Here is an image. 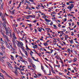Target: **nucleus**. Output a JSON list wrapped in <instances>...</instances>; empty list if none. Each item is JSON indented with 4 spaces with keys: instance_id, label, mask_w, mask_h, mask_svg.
Returning <instances> with one entry per match:
<instances>
[{
    "instance_id": "obj_40",
    "label": "nucleus",
    "mask_w": 79,
    "mask_h": 79,
    "mask_svg": "<svg viewBox=\"0 0 79 79\" xmlns=\"http://www.w3.org/2000/svg\"><path fill=\"white\" fill-rule=\"evenodd\" d=\"M29 18H30V16H27V17H26V18L27 19H29Z\"/></svg>"
},
{
    "instance_id": "obj_55",
    "label": "nucleus",
    "mask_w": 79,
    "mask_h": 79,
    "mask_svg": "<svg viewBox=\"0 0 79 79\" xmlns=\"http://www.w3.org/2000/svg\"><path fill=\"white\" fill-rule=\"evenodd\" d=\"M60 32H62V34H65L64 33L63 31H60Z\"/></svg>"
},
{
    "instance_id": "obj_13",
    "label": "nucleus",
    "mask_w": 79,
    "mask_h": 79,
    "mask_svg": "<svg viewBox=\"0 0 79 79\" xmlns=\"http://www.w3.org/2000/svg\"><path fill=\"white\" fill-rule=\"evenodd\" d=\"M13 45H14V47L15 48H16V49H17V47H16V44H13Z\"/></svg>"
},
{
    "instance_id": "obj_64",
    "label": "nucleus",
    "mask_w": 79,
    "mask_h": 79,
    "mask_svg": "<svg viewBox=\"0 0 79 79\" xmlns=\"http://www.w3.org/2000/svg\"><path fill=\"white\" fill-rule=\"evenodd\" d=\"M19 58H20V59H21V60H23V57H21V56Z\"/></svg>"
},
{
    "instance_id": "obj_9",
    "label": "nucleus",
    "mask_w": 79,
    "mask_h": 79,
    "mask_svg": "<svg viewBox=\"0 0 79 79\" xmlns=\"http://www.w3.org/2000/svg\"><path fill=\"white\" fill-rule=\"evenodd\" d=\"M0 40L2 44H5V41L3 40V39H2V38H1Z\"/></svg>"
},
{
    "instance_id": "obj_14",
    "label": "nucleus",
    "mask_w": 79,
    "mask_h": 79,
    "mask_svg": "<svg viewBox=\"0 0 79 79\" xmlns=\"http://www.w3.org/2000/svg\"><path fill=\"white\" fill-rule=\"evenodd\" d=\"M32 59H33V60H35L36 61H38V62H39V61L37 60H36V59H34L35 58L34 57H32Z\"/></svg>"
},
{
    "instance_id": "obj_50",
    "label": "nucleus",
    "mask_w": 79,
    "mask_h": 79,
    "mask_svg": "<svg viewBox=\"0 0 79 79\" xmlns=\"http://www.w3.org/2000/svg\"><path fill=\"white\" fill-rule=\"evenodd\" d=\"M26 2L27 3H28V4H29V3H30V2H29V1H26Z\"/></svg>"
},
{
    "instance_id": "obj_5",
    "label": "nucleus",
    "mask_w": 79,
    "mask_h": 79,
    "mask_svg": "<svg viewBox=\"0 0 79 79\" xmlns=\"http://www.w3.org/2000/svg\"><path fill=\"white\" fill-rule=\"evenodd\" d=\"M3 37L4 38H5L6 39L7 42H9V41H10V40H9V39H8V36H6L5 35H3Z\"/></svg>"
},
{
    "instance_id": "obj_32",
    "label": "nucleus",
    "mask_w": 79,
    "mask_h": 79,
    "mask_svg": "<svg viewBox=\"0 0 79 79\" xmlns=\"http://www.w3.org/2000/svg\"><path fill=\"white\" fill-rule=\"evenodd\" d=\"M2 73H5V74H6V72H5V71L4 70H2Z\"/></svg>"
},
{
    "instance_id": "obj_46",
    "label": "nucleus",
    "mask_w": 79,
    "mask_h": 79,
    "mask_svg": "<svg viewBox=\"0 0 79 79\" xmlns=\"http://www.w3.org/2000/svg\"><path fill=\"white\" fill-rule=\"evenodd\" d=\"M9 34H10V37H12V35H11V33H10Z\"/></svg>"
},
{
    "instance_id": "obj_24",
    "label": "nucleus",
    "mask_w": 79,
    "mask_h": 79,
    "mask_svg": "<svg viewBox=\"0 0 79 79\" xmlns=\"http://www.w3.org/2000/svg\"><path fill=\"white\" fill-rule=\"evenodd\" d=\"M10 56H11V58L12 59V60H15L14 58H13V56H12L11 55H10Z\"/></svg>"
},
{
    "instance_id": "obj_48",
    "label": "nucleus",
    "mask_w": 79,
    "mask_h": 79,
    "mask_svg": "<svg viewBox=\"0 0 79 79\" xmlns=\"http://www.w3.org/2000/svg\"><path fill=\"white\" fill-rule=\"evenodd\" d=\"M52 14H53V15H56V12H52Z\"/></svg>"
},
{
    "instance_id": "obj_36",
    "label": "nucleus",
    "mask_w": 79,
    "mask_h": 79,
    "mask_svg": "<svg viewBox=\"0 0 79 79\" xmlns=\"http://www.w3.org/2000/svg\"><path fill=\"white\" fill-rule=\"evenodd\" d=\"M66 78H67V79H71V78L69 77L68 76H67V77H66Z\"/></svg>"
},
{
    "instance_id": "obj_27",
    "label": "nucleus",
    "mask_w": 79,
    "mask_h": 79,
    "mask_svg": "<svg viewBox=\"0 0 79 79\" xmlns=\"http://www.w3.org/2000/svg\"><path fill=\"white\" fill-rule=\"evenodd\" d=\"M67 8H68V9H72V8L71 7V6H69Z\"/></svg>"
},
{
    "instance_id": "obj_37",
    "label": "nucleus",
    "mask_w": 79,
    "mask_h": 79,
    "mask_svg": "<svg viewBox=\"0 0 79 79\" xmlns=\"http://www.w3.org/2000/svg\"><path fill=\"white\" fill-rule=\"evenodd\" d=\"M41 69H42V70H43V71H44V68H43V66H42V65H41Z\"/></svg>"
},
{
    "instance_id": "obj_17",
    "label": "nucleus",
    "mask_w": 79,
    "mask_h": 79,
    "mask_svg": "<svg viewBox=\"0 0 79 79\" xmlns=\"http://www.w3.org/2000/svg\"><path fill=\"white\" fill-rule=\"evenodd\" d=\"M37 29H38L39 31L40 32H41V30H42V29H41V28L38 27L37 28Z\"/></svg>"
},
{
    "instance_id": "obj_54",
    "label": "nucleus",
    "mask_w": 79,
    "mask_h": 79,
    "mask_svg": "<svg viewBox=\"0 0 79 79\" xmlns=\"http://www.w3.org/2000/svg\"><path fill=\"white\" fill-rule=\"evenodd\" d=\"M17 30L16 29V28H15L14 29V31H15V32H16V31Z\"/></svg>"
},
{
    "instance_id": "obj_1",
    "label": "nucleus",
    "mask_w": 79,
    "mask_h": 79,
    "mask_svg": "<svg viewBox=\"0 0 79 79\" xmlns=\"http://www.w3.org/2000/svg\"><path fill=\"white\" fill-rule=\"evenodd\" d=\"M17 42H18V44H17L19 48L20 47V48H22V49H24V46H23V43H22L21 42H19L18 41H17Z\"/></svg>"
},
{
    "instance_id": "obj_28",
    "label": "nucleus",
    "mask_w": 79,
    "mask_h": 79,
    "mask_svg": "<svg viewBox=\"0 0 79 79\" xmlns=\"http://www.w3.org/2000/svg\"><path fill=\"white\" fill-rule=\"evenodd\" d=\"M52 73H54V74H55V71L53 69V68L52 69Z\"/></svg>"
},
{
    "instance_id": "obj_31",
    "label": "nucleus",
    "mask_w": 79,
    "mask_h": 79,
    "mask_svg": "<svg viewBox=\"0 0 79 79\" xmlns=\"http://www.w3.org/2000/svg\"><path fill=\"white\" fill-rule=\"evenodd\" d=\"M56 58L57 59H59V58H59V56H58V55H57L56 56Z\"/></svg>"
},
{
    "instance_id": "obj_33",
    "label": "nucleus",
    "mask_w": 79,
    "mask_h": 79,
    "mask_svg": "<svg viewBox=\"0 0 79 79\" xmlns=\"http://www.w3.org/2000/svg\"><path fill=\"white\" fill-rule=\"evenodd\" d=\"M3 4H2V5H1V8L3 9Z\"/></svg>"
},
{
    "instance_id": "obj_26",
    "label": "nucleus",
    "mask_w": 79,
    "mask_h": 79,
    "mask_svg": "<svg viewBox=\"0 0 79 79\" xmlns=\"http://www.w3.org/2000/svg\"><path fill=\"white\" fill-rule=\"evenodd\" d=\"M0 55H1V56H3V54L2 52H0Z\"/></svg>"
},
{
    "instance_id": "obj_35",
    "label": "nucleus",
    "mask_w": 79,
    "mask_h": 79,
    "mask_svg": "<svg viewBox=\"0 0 79 79\" xmlns=\"http://www.w3.org/2000/svg\"><path fill=\"white\" fill-rule=\"evenodd\" d=\"M67 52H70V48H69L67 49Z\"/></svg>"
},
{
    "instance_id": "obj_42",
    "label": "nucleus",
    "mask_w": 79,
    "mask_h": 79,
    "mask_svg": "<svg viewBox=\"0 0 79 79\" xmlns=\"http://www.w3.org/2000/svg\"><path fill=\"white\" fill-rule=\"evenodd\" d=\"M53 26L54 27H55L56 29H57V27H56V26L55 25H53Z\"/></svg>"
},
{
    "instance_id": "obj_2",
    "label": "nucleus",
    "mask_w": 79,
    "mask_h": 79,
    "mask_svg": "<svg viewBox=\"0 0 79 79\" xmlns=\"http://www.w3.org/2000/svg\"><path fill=\"white\" fill-rule=\"evenodd\" d=\"M9 45H10V47L11 49V53H15V52H16V51L15 49H14L13 47H12V44L10 43H9Z\"/></svg>"
},
{
    "instance_id": "obj_15",
    "label": "nucleus",
    "mask_w": 79,
    "mask_h": 79,
    "mask_svg": "<svg viewBox=\"0 0 79 79\" xmlns=\"http://www.w3.org/2000/svg\"><path fill=\"white\" fill-rule=\"evenodd\" d=\"M28 61H29V62L30 63H31V61H32V60L31 59V58H28Z\"/></svg>"
},
{
    "instance_id": "obj_30",
    "label": "nucleus",
    "mask_w": 79,
    "mask_h": 79,
    "mask_svg": "<svg viewBox=\"0 0 79 79\" xmlns=\"http://www.w3.org/2000/svg\"><path fill=\"white\" fill-rule=\"evenodd\" d=\"M21 19V18H19V19H17V21H19Z\"/></svg>"
},
{
    "instance_id": "obj_25",
    "label": "nucleus",
    "mask_w": 79,
    "mask_h": 79,
    "mask_svg": "<svg viewBox=\"0 0 79 79\" xmlns=\"http://www.w3.org/2000/svg\"><path fill=\"white\" fill-rule=\"evenodd\" d=\"M74 58V60H73V61H74V62H75L76 61H77V59L75 57Z\"/></svg>"
},
{
    "instance_id": "obj_52",
    "label": "nucleus",
    "mask_w": 79,
    "mask_h": 79,
    "mask_svg": "<svg viewBox=\"0 0 79 79\" xmlns=\"http://www.w3.org/2000/svg\"><path fill=\"white\" fill-rule=\"evenodd\" d=\"M10 69H13V67H12V66H10Z\"/></svg>"
},
{
    "instance_id": "obj_43",
    "label": "nucleus",
    "mask_w": 79,
    "mask_h": 79,
    "mask_svg": "<svg viewBox=\"0 0 79 79\" xmlns=\"http://www.w3.org/2000/svg\"><path fill=\"white\" fill-rule=\"evenodd\" d=\"M64 22H65V21H66V20H67V19H66V18L64 19Z\"/></svg>"
},
{
    "instance_id": "obj_6",
    "label": "nucleus",
    "mask_w": 79,
    "mask_h": 79,
    "mask_svg": "<svg viewBox=\"0 0 79 79\" xmlns=\"http://www.w3.org/2000/svg\"><path fill=\"white\" fill-rule=\"evenodd\" d=\"M13 37L14 39H17V37H16V35H15V33L13 32L12 34Z\"/></svg>"
},
{
    "instance_id": "obj_12",
    "label": "nucleus",
    "mask_w": 79,
    "mask_h": 79,
    "mask_svg": "<svg viewBox=\"0 0 79 79\" xmlns=\"http://www.w3.org/2000/svg\"><path fill=\"white\" fill-rule=\"evenodd\" d=\"M45 21L47 22H50V20L49 19H45Z\"/></svg>"
},
{
    "instance_id": "obj_39",
    "label": "nucleus",
    "mask_w": 79,
    "mask_h": 79,
    "mask_svg": "<svg viewBox=\"0 0 79 79\" xmlns=\"http://www.w3.org/2000/svg\"><path fill=\"white\" fill-rule=\"evenodd\" d=\"M15 74H16V76H17L18 75V73L16 72V71H15Z\"/></svg>"
},
{
    "instance_id": "obj_38",
    "label": "nucleus",
    "mask_w": 79,
    "mask_h": 79,
    "mask_svg": "<svg viewBox=\"0 0 79 79\" xmlns=\"http://www.w3.org/2000/svg\"><path fill=\"white\" fill-rule=\"evenodd\" d=\"M15 69H18V67L17 66V65H15Z\"/></svg>"
},
{
    "instance_id": "obj_47",
    "label": "nucleus",
    "mask_w": 79,
    "mask_h": 79,
    "mask_svg": "<svg viewBox=\"0 0 79 79\" xmlns=\"http://www.w3.org/2000/svg\"><path fill=\"white\" fill-rule=\"evenodd\" d=\"M29 1H30V2H32L33 3V2H34V0H29Z\"/></svg>"
},
{
    "instance_id": "obj_3",
    "label": "nucleus",
    "mask_w": 79,
    "mask_h": 79,
    "mask_svg": "<svg viewBox=\"0 0 79 79\" xmlns=\"http://www.w3.org/2000/svg\"><path fill=\"white\" fill-rule=\"evenodd\" d=\"M6 35H9V34L11 33V30L10 28H9L6 31Z\"/></svg>"
},
{
    "instance_id": "obj_29",
    "label": "nucleus",
    "mask_w": 79,
    "mask_h": 79,
    "mask_svg": "<svg viewBox=\"0 0 79 79\" xmlns=\"http://www.w3.org/2000/svg\"><path fill=\"white\" fill-rule=\"evenodd\" d=\"M47 44V43H44V45L45 46H47V45H48V44Z\"/></svg>"
},
{
    "instance_id": "obj_19",
    "label": "nucleus",
    "mask_w": 79,
    "mask_h": 79,
    "mask_svg": "<svg viewBox=\"0 0 79 79\" xmlns=\"http://www.w3.org/2000/svg\"><path fill=\"white\" fill-rule=\"evenodd\" d=\"M3 26L4 27H5V26H6V22H4V25H3Z\"/></svg>"
},
{
    "instance_id": "obj_34",
    "label": "nucleus",
    "mask_w": 79,
    "mask_h": 79,
    "mask_svg": "<svg viewBox=\"0 0 79 79\" xmlns=\"http://www.w3.org/2000/svg\"><path fill=\"white\" fill-rule=\"evenodd\" d=\"M20 32V31H19V30H18L17 32V33L18 34H19Z\"/></svg>"
},
{
    "instance_id": "obj_44",
    "label": "nucleus",
    "mask_w": 79,
    "mask_h": 79,
    "mask_svg": "<svg viewBox=\"0 0 79 79\" xmlns=\"http://www.w3.org/2000/svg\"><path fill=\"white\" fill-rule=\"evenodd\" d=\"M34 45V46H35V47H36V48H38V47H37V46H38L37 45L35 44Z\"/></svg>"
},
{
    "instance_id": "obj_20",
    "label": "nucleus",
    "mask_w": 79,
    "mask_h": 79,
    "mask_svg": "<svg viewBox=\"0 0 79 79\" xmlns=\"http://www.w3.org/2000/svg\"><path fill=\"white\" fill-rule=\"evenodd\" d=\"M1 48L3 50H5V47L3 46H2Z\"/></svg>"
},
{
    "instance_id": "obj_56",
    "label": "nucleus",
    "mask_w": 79,
    "mask_h": 79,
    "mask_svg": "<svg viewBox=\"0 0 79 79\" xmlns=\"http://www.w3.org/2000/svg\"><path fill=\"white\" fill-rule=\"evenodd\" d=\"M61 26V25H60V24H59L58 27H60Z\"/></svg>"
},
{
    "instance_id": "obj_59",
    "label": "nucleus",
    "mask_w": 79,
    "mask_h": 79,
    "mask_svg": "<svg viewBox=\"0 0 79 79\" xmlns=\"http://www.w3.org/2000/svg\"><path fill=\"white\" fill-rule=\"evenodd\" d=\"M28 74H29V73H27V77H28Z\"/></svg>"
},
{
    "instance_id": "obj_22",
    "label": "nucleus",
    "mask_w": 79,
    "mask_h": 79,
    "mask_svg": "<svg viewBox=\"0 0 79 79\" xmlns=\"http://www.w3.org/2000/svg\"><path fill=\"white\" fill-rule=\"evenodd\" d=\"M70 7L72 8V9L73 8V7H74V6L73 5V4H71V6Z\"/></svg>"
},
{
    "instance_id": "obj_41",
    "label": "nucleus",
    "mask_w": 79,
    "mask_h": 79,
    "mask_svg": "<svg viewBox=\"0 0 79 79\" xmlns=\"http://www.w3.org/2000/svg\"><path fill=\"white\" fill-rule=\"evenodd\" d=\"M21 73L22 75H24V73L22 72H21Z\"/></svg>"
},
{
    "instance_id": "obj_45",
    "label": "nucleus",
    "mask_w": 79,
    "mask_h": 79,
    "mask_svg": "<svg viewBox=\"0 0 79 79\" xmlns=\"http://www.w3.org/2000/svg\"><path fill=\"white\" fill-rule=\"evenodd\" d=\"M22 62H24V63H27V62H26V61L25 60H24V61L22 60Z\"/></svg>"
},
{
    "instance_id": "obj_10",
    "label": "nucleus",
    "mask_w": 79,
    "mask_h": 79,
    "mask_svg": "<svg viewBox=\"0 0 79 79\" xmlns=\"http://www.w3.org/2000/svg\"><path fill=\"white\" fill-rule=\"evenodd\" d=\"M0 61H1L2 63H4V60L2 59L1 57H0Z\"/></svg>"
},
{
    "instance_id": "obj_21",
    "label": "nucleus",
    "mask_w": 79,
    "mask_h": 79,
    "mask_svg": "<svg viewBox=\"0 0 79 79\" xmlns=\"http://www.w3.org/2000/svg\"><path fill=\"white\" fill-rule=\"evenodd\" d=\"M4 27H5L6 32V31L8 30V29L7 28V27H6V26H4Z\"/></svg>"
},
{
    "instance_id": "obj_23",
    "label": "nucleus",
    "mask_w": 79,
    "mask_h": 79,
    "mask_svg": "<svg viewBox=\"0 0 79 79\" xmlns=\"http://www.w3.org/2000/svg\"><path fill=\"white\" fill-rule=\"evenodd\" d=\"M73 1H70L69 2V3H74V2H72Z\"/></svg>"
},
{
    "instance_id": "obj_8",
    "label": "nucleus",
    "mask_w": 79,
    "mask_h": 79,
    "mask_svg": "<svg viewBox=\"0 0 79 79\" xmlns=\"http://www.w3.org/2000/svg\"><path fill=\"white\" fill-rule=\"evenodd\" d=\"M5 43L7 47L8 48L10 49V46H9V45H8V43L6 41H5Z\"/></svg>"
},
{
    "instance_id": "obj_53",
    "label": "nucleus",
    "mask_w": 79,
    "mask_h": 79,
    "mask_svg": "<svg viewBox=\"0 0 79 79\" xmlns=\"http://www.w3.org/2000/svg\"><path fill=\"white\" fill-rule=\"evenodd\" d=\"M73 40L70 41V44H73Z\"/></svg>"
},
{
    "instance_id": "obj_60",
    "label": "nucleus",
    "mask_w": 79,
    "mask_h": 79,
    "mask_svg": "<svg viewBox=\"0 0 79 79\" xmlns=\"http://www.w3.org/2000/svg\"><path fill=\"white\" fill-rule=\"evenodd\" d=\"M28 25H29V27H31L32 26V25H31V24H29Z\"/></svg>"
},
{
    "instance_id": "obj_51",
    "label": "nucleus",
    "mask_w": 79,
    "mask_h": 79,
    "mask_svg": "<svg viewBox=\"0 0 79 79\" xmlns=\"http://www.w3.org/2000/svg\"><path fill=\"white\" fill-rule=\"evenodd\" d=\"M21 2H20V4H19V7H20V6H21Z\"/></svg>"
},
{
    "instance_id": "obj_61",
    "label": "nucleus",
    "mask_w": 79,
    "mask_h": 79,
    "mask_svg": "<svg viewBox=\"0 0 79 79\" xmlns=\"http://www.w3.org/2000/svg\"><path fill=\"white\" fill-rule=\"evenodd\" d=\"M21 55L22 56H24V54H23V53H21Z\"/></svg>"
},
{
    "instance_id": "obj_63",
    "label": "nucleus",
    "mask_w": 79,
    "mask_h": 79,
    "mask_svg": "<svg viewBox=\"0 0 79 79\" xmlns=\"http://www.w3.org/2000/svg\"><path fill=\"white\" fill-rule=\"evenodd\" d=\"M71 61H72V60H69V63H71Z\"/></svg>"
},
{
    "instance_id": "obj_18",
    "label": "nucleus",
    "mask_w": 79,
    "mask_h": 79,
    "mask_svg": "<svg viewBox=\"0 0 79 79\" xmlns=\"http://www.w3.org/2000/svg\"><path fill=\"white\" fill-rule=\"evenodd\" d=\"M3 16V13L0 11V17H1Z\"/></svg>"
},
{
    "instance_id": "obj_62",
    "label": "nucleus",
    "mask_w": 79,
    "mask_h": 79,
    "mask_svg": "<svg viewBox=\"0 0 79 79\" xmlns=\"http://www.w3.org/2000/svg\"><path fill=\"white\" fill-rule=\"evenodd\" d=\"M26 47L27 49L28 48L27 45H26Z\"/></svg>"
},
{
    "instance_id": "obj_58",
    "label": "nucleus",
    "mask_w": 79,
    "mask_h": 79,
    "mask_svg": "<svg viewBox=\"0 0 79 79\" xmlns=\"http://www.w3.org/2000/svg\"><path fill=\"white\" fill-rule=\"evenodd\" d=\"M71 35H74V33H73V32H71Z\"/></svg>"
},
{
    "instance_id": "obj_11",
    "label": "nucleus",
    "mask_w": 79,
    "mask_h": 79,
    "mask_svg": "<svg viewBox=\"0 0 79 79\" xmlns=\"http://www.w3.org/2000/svg\"><path fill=\"white\" fill-rule=\"evenodd\" d=\"M0 77H2V79H4V77H3V75L1 73H0Z\"/></svg>"
},
{
    "instance_id": "obj_7",
    "label": "nucleus",
    "mask_w": 79,
    "mask_h": 79,
    "mask_svg": "<svg viewBox=\"0 0 79 79\" xmlns=\"http://www.w3.org/2000/svg\"><path fill=\"white\" fill-rule=\"evenodd\" d=\"M23 52L25 53V55H26V56H28V55H27L28 53L26 51L24 50V48H23Z\"/></svg>"
},
{
    "instance_id": "obj_57",
    "label": "nucleus",
    "mask_w": 79,
    "mask_h": 79,
    "mask_svg": "<svg viewBox=\"0 0 79 79\" xmlns=\"http://www.w3.org/2000/svg\"><path fill=\"white\" fill-rule=\"evenodd\" d=\"M65 37L66 38H68V35H65Z\"/></svg>"
},
{
    "instance_id": "obj_49",
    "label": "nucleus",
    "mask_w": 79,
    "mask_h": 79,
    "mask_svg": "<svg viewBox=\"0 0 79 79\" xmlns=\"http://www.w3.org/2000/svg\"><path fill=\"white\" fill-rule=\"evenodd\" d=\"M8 66L9 67H10L11 66V65L10 64H10H9L8 65Z\"/></svg>"
},
{
    "instance_id": "obj_16",
    "label": "nucleus",
    "mask_w": 79,
    "mask_h": 79,
    "mask_svg": "<svg viewBox=\"0 0 79 79\" xmlns=\"http://www.w3.org/2000/svg\"><path fill=\"white\" fill-rule=\"evenodd\" d=\"M15 11H16V10L15 9L14 10H13L12 12V15H15Z\"/></svg>"
},
{
    "instance_id": "obj_4",
    "label": "nucleus",
    "mask_w": 79,
    "mask_h": 79,
    "mask_svg": "<svg viewBox=\"0 0 79 79\" xmlns=\"http://www.w3.org/2000/svg\"><path fill=\"white\" fill-rule=\"evenodd\" d=\"M1 18L2 19L3 21H6V18H5V15L4 14H3V15L2 16V17H1Z\"/></svg>"
}]
</instances>
